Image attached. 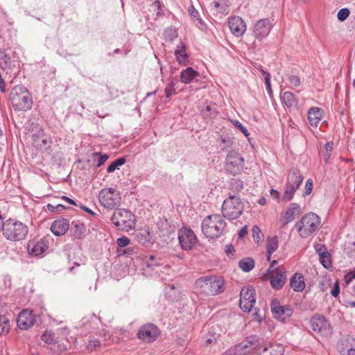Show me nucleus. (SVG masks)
<instances>
[{"label": "nucleus", "instance_id": "obj_5", "mask_svg": "<svg viewBox=\"0 0 355 355\" xmlns=\"http://www.w3.org/2000/svg\"><path fill=\"white\" fill-rule=\"evenodd\" d=\"M320 225V217L310 212L305 214L301 220L295 224L297 232L302 238H306L315 232Z\"/></svg>", "mask_w": 355, "mask_h": 355}, {"label": "nucleus", "instance_id": "obj_16", "mask_svg": "<svg viewBox=\"0 0 355 355\" xmlns=\"http://www.w3.org/2000/svg\"><path fill=\"white\" fill-rule=\"evenodd\" d=\"M271 23L268 19L259 20L254 26L252 32L257 39L261 40L266 37L271 30Z\"/></svg>", "mask_w": 355, "mask_h": 355}, {"label": "nucleus", "instance_id": "obj_40", "mask_svg": "<svg viewBox=\"0 0 355 355\" xmlns=\"http://www.w3.org/2000/svg\"><path fill=\"white\" fill-rule=\"evenodd\" d=\"M252 236H253L254 240L257 243H259L263 239V234L262 231L257 225H255L252 227Z\"/></svg>", "mask_w": 355, "mask_h": 355}, {"label": "nucleus", "instance_id": "obj_57", "mask_svg": "<svg viewBox=\"0 0 355 355\" xmlns=\"http://www.w3.org/2000/svg\"><path fill=\"white\" fill-rule=\"evenodd\" d=\"M232 185H234L238 190H241L243 188V182L240 180H235L232 182Z\"/></svg>", "mask_w": 355, "mask_h": 355}, {"label": "nucleus", "instance_id": "obj_55", "mask_svg": "<svg viewBox=\"0 0 355 355\" xmlns=\"http://www.w3.org/2000/svg\"><path fill=\"white\" fill-rule=\"evenodd\" d=\"M313 189V182L311 179H309L306 182L305 184V194L309 195L311 193Z\"/></svg>", "mask_w": 355, "mask_h": 355}, {"label": "nucleus", "instance_id": "obj_28", "mask_svg": "<svg viewBox=\"0 0 355 355\" xmlns=\"http://www.w3.org/2000/svg\"><path fill=\"white\" fill-rule=\"evenodd\" d=\"M290 286L295 292H301L305 288L304 278L301 273H295L289 282Z\"/></svg>", "mask_w": 355, "mask_h": 355}, {"label": "nucleus", "instance_id": "obj_31", "mask_svg": "<svg viewBox=\"0 0 355 355\" xmlns=\"http://www.w3.org/2000/svg\"><path fill=\"white\" fill-rule=\"evenodd\" d=\"M71 235L75 239H80L85 236V227L80 221H73L70 230Z\"/></svg>", "mask_w": 355, "mask_h": 355}, {"label": "nucleus", "instance_id": "obj_56", "mask_svg": "<svg viewBox=\"0 0 355 355\" xmlns=\"http://www.w3.org/2000/svg\"><path fill=\"white\" fill-rule=\"evenodd\" d=\"M316 252L318 254L319 257H320V254L322 253H327V248L324 245L322 244H318L315 247Z\"/></svg>", "mask_w": 355, "mask_h": 355}, {"label": "nucleus", "instance_id": "obj_4", "mask_svg": "<svg viewBox=\"0 0 355 355\" xmlns=\"http://www.w3.org/2000/svg\"><path fill=\"white\" fill-rule=\"evenodd\" d=\"M224 281L216 276H205L196 281V288L206 295H216L223 291Z\"/></svg>", "mask_w": 355, "mask_h": 355}, {"label": "nucleus", "instance_id": "obj_14", "mask_svg": "<svg viewBox=\"0 0 355 355\" xmlns=\"http://www.w3.org/2000/svg\"><path fill=\"white\" fill-rule=\"evenodd\" d=\"M271 311L275 318L284 322L293 313V309L290 305H282L277 299L272 300Z\"/></svg>", "mask_w": 355, "mask_h": 355}, {"label": "nucleus", "instance_id": "obj_47", "mask_svg": "<svg viewBox=\"0 0 355 355\" xmlns=\"http://www.w3.org/2000/svg\"><path fill=\"white\" fill-rule=\"evenodd\" d=\"M349 10L347 8L340 9L337 14L338 19L340 21H345L349 15Z\"/></svg>", "mask_w": 355, "mask_h": 355}, {"label": "nucleus", "instance_id": "obj_15", "mask_svg": "<svg viewBox=\"0 0 355 355\" xmlns=\"http://www.w3.org/2000/svg\"><path fill=\"white\" fill-rule=\"evenodd\" d=\"M178 240L183 250H189L196 243L197 238L191 229L182 227L178 232Z\"/></svg>", "mask_w": 355, "mask_h": 355}, {"label": "nucleus", "instance_id": "obj_32", "mask_svg": "<svg viewBox=\"0 0 355 355\" xmlns=\"http://www.w3.org/2000/svg\"><path fill=\"white\" fill-rule=\"evenodd\" d=\"M279 247V242L277 236L268 238L266 243L267 261H270L271 256Z\"/></svg>", "mask_w": 355, "mask_h": 355}, {"label": "nucleus", "instance_id": "obj_21", "mask_svg": "<svg viewBox=\"0 0 355 355\" xmlns=\"http://www.w3.org/2000/svg\"><path fill=\"white\" fill-rule=\"evenodd\" d=\"M35 322V316L31 311L24 310L20 312L17 318V325L21 329H28Z\"/></svg>", "mask_w": 355, "mask_h": 355}, {"label": "nucleus", "instance_id": "obj_29", "mask_svg": "<svg viewBox=\"0 0 355 355\" xmlns=\"http://www.w3.org/2000/svg\"><path fill=\"white\" fill-rule=\"evenodd\" d=\"M199 76V73L194 70L192 67H188L185 69L182 70L180 72V81L185 84L188 85L191 83L193 79Z\"/></svg>", "mask_w": 355, "mask_h": 355}, {"label": "nucleus", "instance_id": "obj_61", "mask_svg": "<svg viewBox=\"0 0 355 355\" xmlns=\"http://www.w3.org/2000/svg\"><path fill=\"white\" fill-rule=\"evenodd\" d=\"M136 253L134 248H128L123 250L124 254L131 255Z\"/></svg>", "mask_w": 355, "mask_h": 355}, {"label": "nucleus", "instance_id": "obj_2", "mask_svg": "<svg viewBox=\"0 0 355 355\" xmlns=\"http://www.w3.org/2000/svg\"><path fill=\"white\" fill-rule=\"evenodd\" d=\"M10 100L16 110L26 111L32 107L31 94L28 89L23 85H16L12 88Z\"/></svg>", "mask_w": 355, "mask_h": 355}, {"label": "nucleus", "instance_id": "obj_44", "mask_svg": "<svg viewBox=\"0 0 355 355\" xmlns=\"http://www.w3.org/2000/svg\"><path fill=\"white\" fill-rule=\"evenodd\" d=\"M98 157L96 163L97 167H100L103 165L108 159V156L106 154H101L100 153H94L93 154V157Z\"/></svg>", "mask_w": 355, "mask_h": 355}, {"label": "nucleus", "instance_id": "obj_48", "mask_svg": "<svg viewBox=\"0 0 355 355\" xmlns=\"http://www.w3.org/2000/svg\"><path fill=\"white\" fill-rule=\"evenodd\" d=\"M232 123L234 124V125L235 127L239 128L245 137H249L250 133H249L248 130L240 121H239L237 120H234V121H232Z\"/></svg>", "mask_w": 355, "mask_h": 355}, {"label": "nucleus", "instance_id": "obj_12", "mask_svg": "<svg viewBox=\"0 0 355 355\" xmlns=\"http://www.w3.org/2000/svg\"><path fill=\"white\" fill-rule=\"evenodd\" d=\"M98 199L104 207L113 209L119 205L121 197L119 193L114 189L105 188L100 191Z\"/></svg>", "mask_w": 355, "mask_h": 355}, {"label": "nucleus", "instance_id": "obj_46", "mask_svg": "<svg viewBox=\"0 0 355 355\" xmlns=\"http://www.w3.org/2000/svg\"><path fill=\"white\" fill-rule=\"evenodd\" d=\"M262 72L264 76V80H265L268 94H269V96H272V91L271 85H270V74L268 72H266L263 70H262Z\"/></svg>", "mask_w": 355, "mask_h": 355}, {"label": "nucleus", "instance_id": "obj_6", "mask_svg": "<svg viewBox=\"0 0 355 355\" xmlns=\"http://www.w3.org/2000/svg\"><path fill=\"white\" fill-rule=\"evenodd\" d=\"M28 232V227L21 222L12 219L6 221L3 229L4 236L10 241H21L26 238Z\"/></svg>", "mask_w": 355, "mask_h": 355}, {"label": "nucleus", "instance_id": "obj_45", "mask_svg": "<svg viewBox=\"0 0 355 355\" xmlns=\"http://www.w3.org/2000/svg\"><path fill=\"white\" fill-rule=\"evenodd\" d=\"M41 339L47 344L54 343V334L51 331H45L41 336Z\"/></svg>", "mask_w": 355, "mask_h": 355}, {"label": "nucleus", "instance_id": "obj_51", "mask_svg": "<svg viewBox=\"0 0 355 355\" xmlns=\"http://www.w3.org/2000/svg\"><path fill=\"white\" fill-rule=\"evenodd\" d=\"M130 242V239L126 236L120 237L116 240V244L121 248L128 245Z\"/></svg>", "mask_w": 355, "mask_h": 355}, {"label": "nucleus", "instance_id": "obj_62", "mask_svg": "<svg viewBox=\"0 0 355 355\" xmlns=\"http://www.w3.org/2000/svg\"><path fill=\"white\" fill-rule=\"evenodd\" d=\"M270 193L271 196L273 198H279V191L277 190L272 189L270 190Z\"/></svg>", "mask_w": 355, "mask_h": 355}, {"label": "nucleus", "instance_id": "obj_60", "mask_svg": "<svg viewBox=\"0 0 355 355\" xmlns=\"http://www.w3.org/2000/svg\"><path fill=\"white\" fill-rule=\"evenodd\" d=\"M352 295L355 297V286L353 288ZM345 304L347 306L355 307V301L347 300V301H345Z\"/></svg>", "mask_w": 355, "mask_h": 355}, {"label": "nucleus", "instance_id": "obj_50", "mask_svg": "<svg viewBox=\"0 0 355 355\" xmlns=\"http://www.w3.org/2000/svg\"><path fill=\"white\" fill-rule=\"evenodd\" d=\"M175 92V89L174 88V84L173 83L168 84L164 89V93L166 98L171 97V95Z\"/></svg>", "mask_w": 355, "mask_h": 355}, {"label": "nucleus", "instance_id": "obj_9", "mask_svg": "<svg viewBox=\"0 0 355 355\" xmlns=\"http://www.w3.org/2000/svg\"><path fill=\"white\" fill-rule=\"evenodd\" d=\"M245 168L244 158L236 150H230L225 158V168L229 173L236 175L241 173Z\"/></svg>", "mask_w": 355, "mask_h": 355}, {"label": "nucleus", "instance_id": "obj_3", "mask_svg": "<svg viewBox=\"0 0 355 355\" xmlns=\"http://www.w3.org/2000/svg\"><path fill=\"white\" fill-rule=\"evenodd\" d=\"M226 227V223L223 217L218 214L207 216L202 222L201 229L202 233L207 238L215 239L219 237Z\"/></svg>", "mask_w": 355, "mask_h": 355}, {"label": "nucleus", "instance_id": "obj_33", "mask_svg": "<svg viewBox=\"0 0 355 355\" xmlns=\"http://www.w3.org/2000/svg\"><path fill=\"white\" fill-rule=\"evenodd\" d=\"M239 268L244 272H250L254 267V261L252 258H243L239 262Z\"/></svg>", "mask_w": 355, "mask_h": 355}, {"label": "nucleus", "instance_id": "obj_10", "mask_svg": "<svg viewBox=\"0 0 355 355\" xmlns=\"http://www.w3.org/2000/svg\"><path fill=\"white\" fill-rule=\"evenodd\" d=\"M303 180L304 176L297 169H295L288 173L283 196V199L284 200H291L295 192L298 189Z\"/></svg>", "mask_w": 355, "mask_h": 355}, {"label": "nucleus", "instance_id": "obj_22", "mask_svg": "<svg viewBox=\"0 0 355 355\" xmlns=\"http://www.w3.org/2000/svg\"><path fill=\"white\" fill-rule=\"evenodd\" d=\"M155 326L153 324H147L142 326L137 332L139 339L145 342H152L155 340Z\"/></svg>", "mask_w": 355, "mask_h": 355}, {"label": "nucleus", "instance_id": "obj_25", "mask_svg": "<svg viewBox=\"0 0 355 355\" xmlns=\"http://www.w3.org/2000/svg\"><path fill=\"white\" fill-rule=\"evenodd\" d=\"M324 110L318 107H311L307 112V118L312 126L317 127L322 119Z\"/></svg>", "mask_w": 355, "mask_h": 355}, {"label": "nucleus", "instance_id": "obj_17", "mask_svg": "<svg viewBox=\"0 0 355 355\" xmlns=\"http://www.w3.org/2000/svg\"><path fill=\"white\" fill-rule=\"evenodd\" d=\"M228 26L231 33L236 37L242 36L246 31V25L240 17H231L228 19Z\"/></svg>", "mask_w": 355, "mask_h": 355}, {"label": "nucleus", "instance_id": "obj_38", "mask_svg": "<svg viewBox=\"0 0 355 355\" xmlns=\"http://www.w3.org/2000/svg\"><path fill=\"white\" fill-rule=\"evenodd\" d=\"M320 261L325 268H329L332 266L331 257L328 252L320 254Z\"/></svg>", "mask_w": 355, "mask_h": 355}, {"label": "nucleus", "instance_id": "obj_24", "mask_svg": "<svg viewBox=\"0 0 355 355\" xmlns=\"http://www.w3.org/2000/svg\"><path fill=\"white\" fill-rule=\"evenodd\" d=\"M135 238L139 243L146 247L153 244V235L148 227L137 230L135 232Z\"/></svg>", "mask_w": 355, "mask_h": 355}, {"label": "nucleus", "instance_id": "obj_58", "mask_svg": "<svg viewBox=\"0 0 355 355\" xmlns=\"http://www.w3.org/2000/svg\"><path fill=\"white\" fill-rule=\"evenodd\" d=\"M225 252L229 256L230 254H233L234 252V246L232 244H229L225 247Z\"/></svg>", "mask_w": 355, "mask_h": 355}, {"label": "nucleus", "instance_id": "obj_42", "mask_svg": "<svg viewBox=\"0 0 355 355\" xmlns=\"http://www.w3.org/2000/svg\"><path fill=\"white\" fill-rule=\"evenodd\" d=\"M33 141L35 145L37 148H42V147L46 148L49 147V141L46 138L42 139L41 141H40L38 136L34 135L33 136Z\"/></svg>", "mask_w": 355, "mask_h": 355}, {"label": "nucleus", "instance_id": "obj_27", "mask_svg": "<svg viewBox=\"0 0 355 355\" xmlns=\"http://www.w3.org/2000/svg\"><path fill=\"white\" fill-rule=\"evenodd\" d=\"M300 212V207L297 203H291L283 216V225L292 222Z\"/></svg>", "mask_w": 355, "mask_h": 355}, {"label": "nucleus", "instance_id": "obj_37", "mask_svg": "<svg viewBox=\"0 0 355 355\" xmlns=\"http://www.w3.org/2000/svg\"><path fill=\"white\" fill-rule=\"evenodd\" d=\"M9 328V320L4 315H0V336L7 333Z\"/></svg>", "mask_w": 355, "mask_h": 355}, {"label": "nucleus", "instance_id": "obj_11", "mask_svg": "<svg viewBox=\"0 0 355 355\" xmlns=\"http://www.w3.org/2000/svg\"><path fill=\"white\" fill-rule=\"evenodd\" d=\"M311 329L322 337H330L333 334V327L329 321L322 315L316 314L310 320Z\"/></svg>", "mask_w": 355, "mask_h": 355}, {"label": "nucleus", "instance_id": "obj_13", "mask_svg": "<svg viewBox=\"0 0 355 355\" xmlns=\"http://www.w3.org/2000/svg\"><path fill=\"white\" fill-rule=\"evenodd\" d=\"M256 302L255 290L251 286L243 287L240 293L239 306L245 312H250Z\"/></svg>", "mask_w": 355, "mask_h": 355}, {"label": "nucleus", "instance_id": "obj_64", "mask_svg": "<svg viewBox=\"0 0 355 355\" xmlns=\"http://www.w3.org/2000/svg\"><path fill=\"white\" fill-rule=\"evenodd\" d=\"M347 355H355V349L351 348L347 352Z\"/></svg>", "mask_w": 355, "mask_h": 355}, {"label": "nucleus", "instance_id": "obj_26", "mask_svg": "<svg viewBox=\"0 0 355 355\" xmlns=\"http://www.w3.org/2000/svg\"><path fill=\"white\" fill-rule=\"evenodd\" d=\"M174 54L177 62L180 64L185 66L189 64V55L187 53L186 45L182 40L177 45Z\"/></svg>", "mask_w": 355, "mask_h": 355}, {"label": "nucleus", "instance_id": "obj_63", "mask_svg": "<svg viewBox=\"0 0 355 355\" xmlns=\"http://www.w3.org/2000/svg\"><path fill=\"white\" fill-rule=\"evenodd\" d=\"M62 198L72 205H76V206L77 205L76 202L73 200H72L67 196H62Z\"/></svg>", "mask_w": 355, "mask_h": 355}, {"label": "nucleus", "instance_id": "obj_39", "mask_svg": "<svg viewBox=\"0 0 355 355\" xmlns=\"http://www.w3.org/2000/svg\"><path fill=\"white\" fill-rule=\"evenodd\" d=\"M334 143L333 141L327 142L324 146V153H323V157L325 162H328L331 153L333 150Z\"/></svg>", "mask_w": 355, "mask_h": 355}, {"label": "nucleus", "instance_id": "obj_53", "mask_svg": "<svg viewBox=\"0 0 355 355\" xmlns=\"http://www.w3.org/2000/svg\"><path fill=\"white\" fill-rule=\"evenodd\" d=\"M101 343L99 340L94 339L91 340L89 343L87 345V348L89 350H94L96 347L101 346Z\"/></svg>", "mask_w": 355, "mask_h": 355}, {"label": "nucleus", "instance_id": "obj_23", "mask_svg": "<svg viewBox=\"0 0 355 355\" xmlns=\"http://www.w3.org/2000/svg\"><path fill=\"white\" fill-rule=\"evenodd\" d=\"M69 228V220L64 218L54 220L51 226V230L55 236L64 235L68 231Z\"/></svg>", "mask_w": 355, "mask_h": 355}, {"label": "nucleus", "instance_id": "obj_20", "mask_svg": "<svg viewBox=\"0 0 355 355\" xmlns=\"http://www.w3.org/2000/svg\"><path fill=\"white\" fill-rule=\"evenodd\" d=\"M157 235L158 234L164 243L170 241V235L173 232V227L166 218H160L157 223Z\"/></svg>", "mask_w": 355, "mask_h": 355}, {"label": "nucleus", "instance_id": "obj_30", "mask_svg": "<svg viewBox=\"0 0 355 355\" xmlns=\"http://www.w3.org/2000/svg\"><path fill=\"white\" fill-rule=\"evenodd\" d=\"M282 103L288 109L295 108L297 106L298 100L291 92H284L281 94Z\"/></svg>", "mask_w": 355, "mask_h": 355}, {"label": "nucleus", "instance_id": "obj_19", "mask_svg": "<svg viewBox=\"0 0 355 355\" xmlns=\"http://www.w3.org/2000/svg\"><path fill=\"white\" fill-rule=\"evenodd\" d=\"M49 247L48 241L45 239H42L35 242L30 241L27 243V250L28 253L33 257H37L44 253Z\"/></svg>", "mask_w": 355, "mask_h": 355}, {"label": "nucleus", "instance_id": "obj_52", "mask_svg": "<svg viewBox=\"0 0 355 355\" xmlns=\"http://www.w3.org/2000/svg\"><path fill=\"white\" fill-rule=\"evenodd\" d=\"M354 279H355V268L348 272L344 277V280L346 284H349Z\"/></svg>", "mask_w": 355, "mask_h": 355}, {"label": "nucleus", "instance_id": "obj_35", "mask_svg": "<svg viewBox=\"0 0 355 355\" xmlns=\"http://www.w3.org/2000/svg\"><path fill=\"white\" fill-rule=\"evenodd\" d=\"M125 159L124 157H120L114 162H112L107 168V173H112L114 172L116 168H118L119 166H122L125 164Z\"/></svg>", "mask_w": 355, "mask_h": 355}, {"label": "nucleus", "instance_id": "obj_36", "mask_svg": "<svg viewBox=\"0 0 355 355\" xmlns=\"http://www.w3.org/2000/svg\"><path fill=\"white\" fill-rule=\"evenodd\" d=\"M177 37L178 33L175 28H169L164 32V37L166 42H172Z\"/></svg>", "mask_w": 355, "mask_h": 355}, {"label": "nucleus", "instance_id": "obj_1", "mask_svg": "<svg viewBox=\"0 0 355 355\" xmlns=\"http://www.w3.org/2000/svg\"><path fill=\"white\" fill-rule=\"evenodd\" d=\"M230 352L232 355H246L250 352L259 355H283L284 349L281 344H263L255 336H250L246 343H239Z\"/></svg>", "mask_w": 355, "mask_h": 355}, {"label": "nucleus", "instance_id": "obj_43", "mask_svg": "<svg viewBox=\"0 0 355 355\" xmlns=\"http://www.w3.org/2000/svg\"><path fill=\"white\" fill-rule=\"evenodd\" d=\"M233 145V141L230 137H220V146L222 150H226Z\"/></svg>", "mask_w": 355, "mask_h": 355}, {"label": "nucleus", "instance_id": "obj_34", "mask_svg": "<svg viewBox=\"0 0 355 355\" xmlns=\"http://www.w3.org/2000/svg\"><path fill=\"white\" fill-rule=\"evenodd\" d=\"M287 80L288 87L292 89L300 87L301 85V80L300 77L296 75L288 76Z\"/></svg>", "mask_w": 355, "mask_h": 355}, {"label": "nucleus", "instance_id": "obj_8", "mask_svg": "<svg viewBox=\"0 0 355 355\" xmlns=\"http://www.w3.org/2000/svg\"><path fill=\"white\" fill-rule=\"evenodd\" d=\"M111 221L119 230L126 232L133 229L135 225L134 215L125 209H115Z\"/></svg>", "mask_w": 355, "mask_h": 355}, {"label": "nucleus", "instance_id": "obj_7", "mask_svg": "<svg viewBox=\"0 0 355 355\" xmlns=\"http://www.w3.org/2000/svg\"><path fill=\"white\" fill-rule=\"evenodd\" d=\"M244 206L241 200L235 196H230L223 201L222 214L228 220L238 218L243 212Z\"/></svg>", "mask_w": 355, "mask_h": 355}, {"label": "nucleus", "instance_id": "obj_18", "mask_svg": "<svg viewBox=\"0 0 355 355\" xmlns=\"http://www.w3.org/2000/svg\"><path fill=\"white\" fill-rule=\"evenodd\" d=\"M286 281V270L283 267H278L270 277V284L275 290L281 289Z\"/></svg>", "mask_w": 355, "mask_h": 355}, {"label": "nucleus", "instance_id": "obj_54", "mask_svg": "<svg viewBox=\"0 0 355 355\" xmlns=\"http://www.w3.org/2000/svg\"><path fill=\"white\" fill-rule=\"evenodd\" d=\"M339 293H340V286H339V284L336 282L334 284L333 288L331 291V294L334 297H336L338 296Z\"/></svg>", "mask_w": 355, "mask_h": 355}, {"label": "nucleus", "instance_id": "obj_49", "mask_svg": "<svg viewBox=\"0 0 355 355\" xmlns=\"http://www.w3.org/2000/svg\"><path fill=\"white\" fill-rule=\"evenodd\" d=\"M46 207H47V209L51 212H60L62 210L66 209V207L61 204H58L55 206L51 204H48L46 205Z\"/></svg>", "mask_w": 355, "mask_h": 355}, {"label": "nucleus", "instance_id": "obj_41", "mask_svg": "<svg viewBox=\"0 0 355 355\" xmlns=\"http://www.w3.org/2000/svg\"><path fill=\"white\" fill-rule=\"evenodd\" d=\"M188 11H189V14L191 15V16H192L195 19H196L198 21V24H200L202 26H204V22L202 20V19L200 17V14H199L198 11L197 10H196V8H194V6L193 5H191L190 6H189Z\"/></svg>", "mask_w": 355, "mask_h": 355}, {"label": "nucleus", "instance_id": "obj_59", "mask_svg": "<svg viewBox=\"0 0 355 355\" xmlns=\"http://www.w3.org/2000/svg\"><path fill=\"white\" fill-rule=\"evenodd\" d=\"M248 233V228L247 226L243 227L239 232V238H243L245 234Z\"/></svg>", "mask_w": 355, "mask_h": 355}]
</instances>
